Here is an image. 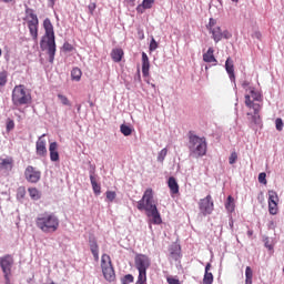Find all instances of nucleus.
<instances>
[{
	"instance_id": "a211bd4d",
	"label": "nucleus",
	"mask_w": 284,
	"mask_h": 284,
	"mask_svg": "<svg viewBox=\"0 0 284 284\" xmlns=\"http://www.w3.org/2000/svg\"><path fill=\"white\" fill-rule=\"evenodd\" d=\"M49 154L50 161H52V163H57V161H59V144L57 142H51L49 144Z\"/></svg>"
},
{
	"instance_id": "4c0bfd02",
	"label": "nucleus",
	"mask_w": 284,
	"mask_h": 284,
	"mask_svg": "<svg viewBox=\"0 0 284 284\" xmlns=\"http://www.w3.org/2000/svg\"><path fill=\"white\" fill-rule=\"evenodd\" d=\"M165 156H168V149L164 148L162 149L159 154H158V161L159 163H163V161H165Z\"/></svg>"
},
{
	"instance_id": "0eeeda50",
	"label": "nucleus",
	"mask_w": 284,
	"mask_h": 284,
	"mask_svg": "<svg viewBox=\"0 0 284 284\" xmlns=\"http://www.w3.org/2000/svg\"><path fill=\"white\" fill-rule=\"evenodd\" d=\"M14 265V257L11 254L0 256V268L4 276V284H12V266Z\"/></svg>"
},
{
	"instance_id": "6e6d98bb",
	"label": "nucleus",
	"mask_w": 284,
	"mask_h": 284,
	"mask_svg": "<svg viewBox=\"0 0 284 284\" xmlns=\"http://www.w3.org/2000/svg\"><path fill=\"white\" fill-rule=\"evenodd\" d=\"M64 50L67 51V52H72V44H70V43H64Z\"/></svg>"
},
{
	"instance_id": "a18cd8bd",
	"label": "nucleus",
	"mask_w": 284,
	"mask_h": 284,
	"mask_svg": "<svg viewBox=\"0 0 284 284\" xmlns=\"http://www.w3.org/2000/svg\"><path fill=\"white\" fill-rule=\"evenodd\" d=\"M237 160H239V154H236V152H232L229 158L230 165H234V163H236Z\"/></svg>"
},
{
	"instance_id": "dca6fc26",
	"label": "nucleus",
	"mask_w": 284,
	"mask_h": 284,
	"mask_svg": "<svg viewBox=\"0 0 284 284\" xmlns=\"http://www.w3.org/2000/svg\"><path fill=\"white\" fill-rule=\"evenodd\" d=\"M24 21H27V26L39 24V17H37V13H34L33 9L27 8Z\"/></svg>"
},
{
	"instance_id": "8fccbe9b",
	"label": "nucleus",
	"mask_w": 284,
	"mask_h": 284,
	"mask_svg": "<svg viewBox=\"0 0 284 284\" xmlns=\"http://www.w3.org/2000/svg\"><path fill=\"white\" fill-rule=\"evenodd\" d=\"M166 283H169V284H181V281H179V278L169 276V277H166Z\"/></svg>"
},
{
	"instance_id": "09e8293b",
	"label": "nucleus",
	"mask_w": 284,
	"mask_h": 284,
	"mask_svg": "<svg viewBox=\"0 0 284 284\" xmlns=\"http://www.w3.org/2000/svg\"><path fill=\"white\" fill-rule=\"evenodd\" d=\"M24 196H26V187H19L18 193H17V197L18 199H24Z\"/></svg>"
},
{
	"instance_id": "20e7f679",
	"label": "nucleus",
	"mask_w": 284,
	"mask_h": 284,
	"mask_svg": "<svg viewBox=\"0 0 284 284\" xmlns=\"http://www.w3.org/2000/svg\"><path fill=\"white\" fill-rule=\"evenodd\" d=\"M189 156L191 159H202L207 154V139L199 136L192 132L189 133L187 142Z\"/></svg>"
},
{
	"instance_id": "49530a36",
	"label": "nucleus",
	"mask_w": 284,
	"mask_h": 284,
	"mask_svg": "<svg viewBox=\"0 0 284 284\" xmlns=\"http://www.w3.org/2000/svg\"><path fill=\"white\" fill-rule=\"evenodd\" d=\"M209 32L216 28V20L214 18H210L209 24L206 26Z\"/></svg>"
},
{
	"instance_id": "603ef678",
	"label": "nucleus",
	"mask_w": 284,
	"mask_h": 284,
	"mask_svg": "<svg viewBox=\"0 0 284 284\" xmlns=\"http://www.w3.org/2000/svg\"><path fill=\"white\" fill-rule=\"evenodd\" d=\"M88 8H89V12L92 14L94 10H97V3H90Z\"/></svg>"
},
{
	"instance_id": "f257e3e1",
	"label": "nucleus",
	"mask_w": 284,
	"mask_h": 284,
	"mask_svg": "<svg viewBox=\"0 0 284 284\" xmlns=\"http://www.w3.org/2000/svg\"><path fill=\"white\" fill-rule=\"evenodd\" d=\"M136 207L139 212H145L146 216L152 219L153 225H161V223H163V219H161V213L154 201V192L152 189L144 191L142 199L138 201Z\"/></svg>"
},
{
	"instance_id": "473e14b6",
	"label": "nucleus",
	"mask_w": 284,
	"mask_h": 284,
	"mask_svg": "<svg viewBox=\"0 0 284 284\" xmlns=\"http://www.w3.org/2000/svg\"><path fill=\"white\" fill-rule=\"evenodd\" d=\"M120 132L124 136H130V134H132V128H130V125L122 124V125H120Z\"/></svg>"
},
{
	"instance_id": "13d9d810",
	"label": "nucleus",
	"mask_w": 284,
	"mask_h": 284,
	"mask_svg": "<svg viewBox=\"0 0 284 284\" xmlns=\"http://www.w3.org/2000/svg\"><path fill=\"white\" fill-rule=\"evenodd\" d=\"M49 1V8H54V0H48Z\"/></svg>"
},
{
	"instance_id": "e2e57ef3",
	"label": "nucleus",
	"mask_w": 284,
	"mask_h": 284,
	"mask_svg": "<svg viewBox=\"0 0 284 284\" xmlns=\"http://www.w3.org/2000/svg\"><path fill=\"white\" fill-rule=\"evenodd\" d=\"M139 36H140V39H145V36L143 34L142 31H139Z\"/></svg>"
},
{
	"instance_id": "ddd939ff",
	"label": "nucleus",
	"mask_w": 284,
	"mask_h": 284,
	"mask_svg": "<svg viewBox=\"0 0 284 284\" xmlns=\"http://www.w3.org/2000/svg\"><path fill=\"white\" fill-rule=\"evenodd\" d=\"M278 194L275 191H268V212L274 216L278 212Z\"/></svg>"
},
{
	"instance_id": "4468645a",
	"label": "nucleus",
	"mask_w": 284,
	"mask_h": 284,
	"mask_svg": "<svg viewBox=\"0 0 284 284\" xmlns=\"http://www.w3.org/2000/svg\"><path fill=\"white\" fill-rule=\"evenodd\" d=\"M43 136H45V134L39 136L38 141L36 142V154L42 159H45V156H48V148L45 146L47 142Z\"/></svg>"
},
{
	"instance_id": "cd10ccee",
	"label": "nucleus",
	"mask_w": 284,
	"mask_h": 284,
	"mask_svg": "<svg viewBox=\"0 0 284 284\" xmlns=\"http://www.w3.org/2000/svg\"><path fill=\"white\" fill-rule=\"evenodd\" d=\"M28 29L33 41H37L39 39V24H28Z\"/></svg>"
},
{
	"instance_id": "a878e982",
	"label": "nucleus",
	"mask_w": 284,
	"mask_h": 284,
	"mask_svg": "<svg viewBox=\"0 0 284 284\" xmlns=\"http://www.w3.org/2000/svg\"><path fill=\"white\" fill-rule=\"evenodd\" d=\"M109 267H112V258H110V255L102 254L101 256V268L106 270Z\"/></svg>"
},
{
	"instance_id": "f03ea898",
	"label": "nucleus",
	"mask_w": 284,
	"mask_h": 284,
	"mask_svg": "<svg viewBox=\"0 0 284 284\" xmlns=\"http://www.w3.org/2000/svg\"><path fill=\"white\" fill-rule=\"evenodd\" d=\"M43 28L45 30L44 36L40 41V50L49 54V63H54V57L57 54V41L54 40V26L49 18L44 19Z\"/></svg>"
},
{
	"instance_id": "c03bdc74",
	"label": "nucleus",
	"mask_w": 284,
	"mask_h": 284,
	"mask_svg": "<svg viewBox=\"0 0 284 284\" xmlns=\"http://www.w3.org/2000/svg\"><path fill=\"white\" fill-rule=\"evenodd\" d=\"M283 119H281V118H277L276 120H275V128H276V130H277V132H283Z\"/></svg>"
},
{
	"instance_id": "aec40b11",
	"label": "nucleus",
	"mask_w": 284,
	"mask_h": 284,
	"mask_svg": "<svg viewBox=\"0 0 284 284\" xmlns=\"http://www.w3.org/2000/svg\"><path fill=\"white\" fill-rule=\"evenodd\" d=\"M169 252L170 258H172V261H179L181 258V245L172 244L169 248Z\"/></svg>"
},
{
	"instance_id": "393cba45",
	"label": "nucleus",
	"mask_w": 284,
	"mask_h": 284,
	"mask_svg": "<svg viewBox=\"0 0 284 284\" xmlns=\"http://www.w3.org/2000/svg\"><path fill=\"white\" fill-rule=\"evenodd\" d=\"M111 59L114 63H121V60L123 59V49H113L111 51Z\"/></svg>"
},
{
	"instance_id": "4be33fe9",
	"label": "nucleus",
	"mask_w": 284,
	"mask_h": 284,
	"mask_svg": "<svg viewBox=\"0 0 284 284\" xmlns=\"http://www.w3.org/2000/svg\"><path fill=\"white\" fill-rule=\"evenodd\" d=\"M154 6V0H143L141 4L136 7V12L143 14L145 10H150Z\"/></svg>"
},
{
	"instance_id": "338daca9",
	"label": "nucleus",
	"mask_w": 284,
	"mask_h": 284,
	"mask_svg": "<svg viewBox=\"0 0 284 284\" xmlns=\"http://www.w3.org/2000/svg\"><path fill=\"white\" fill-rule=\"evenodd\" d=\"M130 3H134V1H136V0H128Z\"/></svg>"
},
{
	"instance_id": "c756f323",
	"label": "nucleus",
	"mask_w": 284,
	"mask_h": 284,
	"mask_svg": "<svg viewBox=\"0 0 284 284\" xmlns=\"http://www.w3.org/2000/svg\"><path fill=\"white\" fill-rule=\"evenodd\" d=\"M83 75V72L79 68H73L71 70V79L72 81H81V77Z\"/></svg>"
},
{
	"instance_id": "bb28decb",
	"label": "nucleus",
	"mask_w": 284,
	"mask_h": 284,
	"mask_svg": "<svg viewBox=\"0 0 284 284\" xmlns=\"http://www.w3.org/2000/svg\"><path fill=\"white\" fill-rule=\"evenodd\" d=\"M236 205L234 204V197L232 195H229L225 202V210L232 214L234 212Z\"/></svg>"
},
{
	"instance_id": "39448f33",
	"label": "nucleus",
	"mask_w": 284,
	"mask_h": 284,
	"mask_svg": "<svg viewBox=\"0 0 284 284\" xmlns=\"http://www.w3.org/2000/svg\"><path fill=\"white\" fill-rule=\"evenodd\" d=\"M152 261L145 254L135 255V267L139 272L138 281L135 284H145L148 281V270H150Z\"/></svg>"
},
{
	"instance_id": "de8ad7c7",
	"label": "nucleus",
	"mask_w": 284,
	"mask_h": 284,
	"mask_svg": "<svg viewBox=\"0 0 284 284\" xmlns=\"http://www.w3.org/2000/svg\"><path fill=\"white\" fill-rule=\"evenodd\" d=\"M267 174L265 172H262L258 174V183H262L263 185H267Z\"/></svg>"
},
{
	"instance_id": "f3484780",
	"label": "nucleus",
	"mask_w": 284,
	"mask_h": 284,
	"mask_svg": "<svg viewBox=\"0 0 284 284\" xmlns=\"http://www.w3.org/2000/svg\"><path fill=\"white\" fill-rule=\"evenodd\" d=\"M89 247L94 261H99V243L97 242V237H94V235L89 236Z\"/></svg>"
},
{
	"instance_id": "b1692460",
	"label": "nucleus",
	"mask_w": 284,
	"mask_h": 284,
	"mask_svg": "<svg viewBox=\"0 0 284 284\" xmlns=\"http://www.w3.org/2000/svg\"><path fill=\"white\" fill-rule=\"evenodd\" d=\"M168 186L171 194H179V182H176L174 176L169 178Z\"/></svg>"
},
{
	"instance_id": "bf43d9fd",
	"label": "nucleus",
	"mask_w": 284,
	"mask_h": 284,
	"mask_svg": "<svg viewBox=\"0 0 284 284\" xmlns=\"http://www.w3.org/2000/svg\"><path fill=\"white\" fill-rule=\"evenodd\" d=\"M211 267H212V264L207 263L205 266V272H210Z\"/></svg>"
},
{
	"instance_id": "4d7b16f0",
	"label": "nucleus",
	"mask_w": 284,
	"mask_h": 284,
	"mask_svg": "<svg viewBox=\"0 0 284 284\" xmlns=\"http://www.w3.org/2000/svg\"><path fill=\"white\" fill-rule=\"evenodd\" d=\"M253 37H254V39L261 40L262 34H261L260 31H255V32L253 33Z\"/></svg>"
},
{
	"instance_id": "3c124183",
	"label": "nucleus",
	"mask_w": 284,
	"mask_h": 284,
	"mask_svg": "<svg viewBox=\"0 0 284 284\" xmlns=\"http://www.w3.org/2000/svg\"><path fill=\"white\" fill-rule=\"evenodd\" d=\"M265 247H266L267 250L272 251V250H274V244H273L272 242L270 243V240L266 239V241H265Z\"/></svg>"
},
{
	"instance_id": "79ce46f5",
	"label": "nucleus",
	"mask_w": 284,
	"mask_h": 284,
	"mask_svg": "<svg viewBox=\"0 0 284 284\" xmlns=\"http://www.w3.org/2000/svg\"><path fill=\"white\" fill-rule=\"evenodd\" d=\"M106 201L110 203L114 202V199H116V192L114 191H106Z\"/></svg>"
},
{
	"instance_id": "72a5a7b5",
	"label": "nucleus",
	"mask_w": 284,
	"mask_h": 284,
	"mask_svg": "<svg viewBox=\"0 0 284 284\" xmlns=\"http://www.w3.org/2000/svg\"><path fill=\"white\" fill-rule=\"evenodd\" d=\"M90 181H91L92 190L95 196H99V194H101V184H98L97 180H90Z\"/></svg>"
},
{
	"instance_id": "e433bc0d",
	"label": "nucleus",
	"mask_w": 284,
	"mask_h": 284,
	"mask_svg": "<svg viewBox=\"0 0 284 284\" xmlns=\"http://www.w3.org/2000/svg\"><path fill=\"white\" fill-rule=\"evenodd\" d=\"M8 83V71L0 72V88H3Z\"/></svg>"
},
{
	"instance_id": "774afa93",
	"label": "nucleus",
	"mask_w": 284,
	"mask_h": 284,
	"mask_svg": "<svg viewBox=\"0 0 284 284\" xmlns=\"http://www.w3.org/2000/svg\"><path fill=\"white\" fill-rule=\"evenodd\" d=\"M231 1H233V3H239V0H231Z\"/></svg>"
},
{
	"instance_id": "6ab92c4d",
	"label": "nucleus",
	"mask_w": 284,
	"mask_h": 284,
	"mask_svg": "<svg viewBox=\"0 0 284 284\" xmlns=\"http://www.w3.org/2000/svg\"><path fill=\"white\" fill-rule=\"evenodd\" d=\"M142 75L144 78L150 77V58L145 52H142Z\"/></svg>"
},
{
	"instance_id": "1a4fd4ad",
	"label": "nucleus",
	"mask_w": 284,
	"mask_h": 284,
	"mask_svg": "<svg viewBox=\"0 0 284 284\" xmlns=\"http://www.w3.org/2000/svg\"><path fill=\"white\" fill-rule=\"evenodd\" d=\"M248 92L245 95V105L246 108H253V105H260L258 103H255L254 101H263V95L261 92L256 91L254 87L248 88Z\"/></svg>"
},
{
	"instance_id": "0e129e2a",
	"label": "nucleus",
	"mask_w": 284,
	"mask_h": 284,
	"mask_svg": "<svg viewBox=\"0 0 284 284\" xmlns=\"http://www.w3.org/2000/svg\"><path fill=\"white\" fill-rule=\"evenodd\" d=\"M151 88H153V90H156V84L151 83Z\"/></svg>"
},
{
	"instance_id": "5701e85b",
	"label": "nucleus",
	"mask_w": 284,
	"mask_h": 284,
	"mask_svg": "<svg viewBox=\"0 0 284 284\" xmlns=\"http://www.w3.org/2000/svg\"><path fill=\"white\" fill-rule=\"evenodd\" d=\"M102 273H103L105 281H108L109 283H113V281H115V278H116V274L114 273V266L104 268L102 271Z\"/></svg>"
},
{
	"instance_id": "69168bd1",
	"label": "nucleus",
	"mask_w": 284,
	"mask_h": 284,
	"mask_svg": "<svg viewBox=\"0 0 284 284\" xmlns=\"http://www.w3.org/2000/svg\"><path fill=\"white\" fill-rule=\"evenodd\" d=\"M77 110H78V112L81 111V104L78 105Z\"/></svg>"
},
{
	"instance_id": "412c9836",
	"label": "nucleus",
	"mask_w": 284,
	"mask_h": 284,
	"mask_svg": "<svg viewBox=\"0 0 284 284\" xmlns=\"http://www.w3.org/2000/svg\"><path fill=\"white\" fill-rule=\"evenodd\" d=\"M203 61L205 63H214L215 65L216 63H219V61L214 57V48L210 47L207 49V51L203 54Z\"/></svg>"
},
{
	"instance_id": "a19ab883",
	"label": "nucleus",
	"mask_w": 284,
	"mask_h": 284,
	"mask_svg": "<svg viewBox=\"0 0 284 284\" xmlns=\"http://www.w3.org/2000/svg\"><path fill=\"white\" fill-rule=\"evenodd\" d=\"M6 130L7 132H12V130H14V120L7 119Z\"/></svg>"
},
{
	"instance_id": "c9c22d12",
	"label": "nucleus",
	"mask_w": 284,
	"mask_h": 284,
	"mask_svg": "<svg viewBox=\"0 0 284 284\" xmlns=\"http://www.w3.org/2000/svg\"><path fill=\"white\" fill-rule=\"evenodd\" d=\"M89 176H90V181L97 180V166L94 164H90Z\"/></svg>"
},
{
	"instance_id": "2eb2a0df",
	"label": "nucleus",
	"mask_w": 284,
	"mask_h": 284,
	"mask_svg": "<svg viewBox=\"0 0 284 284\" xmlns=\"http://www.w3.org/2000/svg\"><path fill=\"white\" fill-rule=\"evenodd\" d=\"M225 70L226 73L229 74L231 83H234V87L236 88V74L234 73V60H232V58L226 59Z\"/></svg>"
},
{
	"instance_id": "052dcab7",
	"label": "nucleus",
	"mask_w": 284,
	"mask_h": 284,
	"mask_svg": "<svg viewBox=\"0 0 284 284\" xmlns=\"http://www.w3.org/2000/svg\"><path fill=\"white\" fill-rule=\"evenodd\" d=\"M253 235H254V231L248 230V231H247V236H253Z\"/></svg>"
},
{
	"instance_id": "f704fd0d",
	"label": "nucleus",
	"mask_w": 284,
	"mask_h": 284,
	"mask_svg": "<svg viewBox=\"0 0 284 284\" xmlns=\"http://www.w3.org/2000/svg\"><path fill=\"white\" fill-rule=\"evenodd\" d=\"M212 283H214V275L210 272H205L203 284H212Z\"/></svg>"
},
{
	"instance_id": "2f4dec72",
	"label": "nucleus",
	"mask_w": 284,
	"mask_h": 284,
	"mask_svg": "<svg viewBox=\"0 0 284 284\" xmlns=\"http://www.w3.org/2000/svg\"><path fill=\"white\" fill-rule=\"evenodd\" d=\"M254 277V272L252 271V267L246 266L245 270V284H252V278Z\"/></svg>"
},
{
	"instance_id": "7ed1b4c3",
	"label": "nucleus",
	"mask_w": 284,
	"mask_h": 284,
	"mask_svg": "<svg viewBox=\"0 0 284 284\" xmlns=\"http://www.w3.org/2000/svg\"><path fill=\"white\" fill-rule=\"evenodd\" d=\"M60 221L55 213L45 211L36 217V226L41 230L43 234H54L59 230Z\"/></svg>"
},
{
	"instance_id": "6e6552de",
	"label": "nucleus",
	"mask_w": 284,
	"mask_h": 284,
	"mask_svg": "<svg viewBox=\"0 0 284 284\" xmlns=\"http://www.w3.org/2000/svg\"><path fill=\"white\" fill-rule=\"evenodd\" d=\"M199 210L202 216H210L214 212V200L211 194L200 200Z\"/></svg>"
},
{
	"instance_id": "37998d69",
	"label": "nucleus",
	"mask_w": 284,
	"mask_h": 284,
	"mask_svg": "<svg viewBox=\"0 0 284 284\" xmlns=\"http://www.w3.org/2000/svg\"><path fill=\"white\" fill-rule=\"evenodd\" d=\"M158 48H159V43L154 38H152L149 45L150 52H154V50H156Z\"/></svg>"
},
{
	"instance_id": "680f3d73",
	"label": "nucleus",
	"mask_w": 284,
	"mask_h": 284,
	"mask_svg": "<svg viewBox=\"0 0 284 284\" xmlns=\"http://www.w3.org/2000/svg\"><path fill=\"white\" fill-rule=\"evenodd\" d=\"M229 225H230V227H231V230H232V227H234V220H231V221L229 222Z\"/></svg>"
},
{
	"instance_id": "f8f14e48",
	"label": "nucleus",
	"mask_w": 284,
	"mask_h": 284,
	"mask_svg": "<svg viewBox=\"0 0 284 284\" xmlns=\"http://www.w3.org/2000/svg\"><path fill=\"white\" fill-rule=\"evenodd\" d=\"M209 32L210 34H212V39L213 41H215V43H219V41L223 39H232V33H230V31L227 30H221V27H215L214 29H211V31Z\"/></svg>"
},
{
	"instance_id": "423d86ee",
	"label": "nucleus",
	"mask_w": 284,
	"mask_h": 284,
	"mask_svg": "<svg viewBox=\"0 0 284 284\" xmlns=\"http://www.w3.org/2000/svg\"><path fill=\"white\" fill-rule=\"evenodd\" d=\"M11 101L16 108H21V105H28L32 101V95L23 84L16 85L12 90Z\"/></svg>"
},
{
	"instance_id": "ea45409f",
	"label": "nucleus",
	"mask_w": 284,
	"mask_h": 284,
	"mask_svg": "<svg viewBox=\"0 0 284 284\" xmlns=\"http://www.w3.org/2000/svg\"><path fill=\"white\" fill-rule=\"evenodd\" d=\"M130 283H134V275L132 274L124 275V278H122V284H130Z\"/></svg>"
},
{
	"instance_id": "864d4df0",
	"label": "nucleus",
	"mask_w": 284,
	"mask_h": 284,
	"mask_svg": "<svg viewBox=\"0 0 284 284\" xmlns=\"http://www.w3.org/2000/svg\"><path fill=\"white\" fill-rule=\"evenodd\" d=\"M242 88H243L244 90H246V92H248V91H250V82L243 81V82H242Z\"/></svg>"
},
{
	"instance_id": "58836bf2",
	"label": "nucleus",
	"mask_w": 284,
	"mask_h": 284,
	"mask_svg": "<svg viewBox=\"0 0 284 284\" xmlns=\"http://www.w3.org/2000/svg\"><path fill=\"white\" fill-rule=\"evenodd\" d=\"M58 99H59L60 103H62V105H68V106L72 105V103H70V100L68 99V97H65L61 93L58 94Z\"/></svg>"
},
{
	"instance_id": "9d476101",
	"label": "nucleus",
	"mask_w": 284,
	"mask_h": 284,
	"mask_svg": "<svg viewBox=\"0 0 284 284\" xmlns=\"http://www.w3.org/2000/svg\"><path fill=\"white\" fill-rule=\"evenodd\" d=\"M251 110H254V114L247 113V116H251V128L253 130H256V126L261 128L263 125V121L261 120V104H253V106L250 108Z\"/></svg>"
},
{
	"instance_id": "9b49d317",
	"label": "nucleus",
	"mask_w": 284,
	"mask_h": 284,
	"mask_svg": "<svg viewBox=\"0 0 284 284\" xmlns=\"http://www.w3.org/2000/svg\"><path fill=\"white\" fill-rule=\"evenodd\" d=\"M24 179L28 183H39L41 181V171H38L32 165H28L24 170Z\"/></svg>"
},
{
	"instance_id": "5fc2aeb1",
	"label": "nucleus",
	"mask_w": 284,
	"mask_h": 284,
	"mask_svg": "<svg viewBox=\"0 0 284 284\" xmlns=\"http://www.w3.org/2000/svg\"><path fill=\"white\" fill-rule=\"evenodd\" d=\"M268 230H275L276 229V222L270 221L267 224Z\"/></svg>"
},
{
	"instance_id": "c85d7f7f",
	"label": "nucleus",
	"mask_w": 284,
	"mask_h": 284,
	"mask_svg": "<svg viewBox=\"0 0 284 284\" xmlns=\"http://www.w3.org/2000/svg\"><path fill=\"white\" fill-rule=\"evenodd\" d=\"M0 170H6V172H10L12 170V159H3L0 162Z\"/></svg>"
},
{
	"instance_id": "7c9ffc66",
	"label": "nucleus",
	"mask_w": 284,
	"mask_h": 284,
	"mask_svg": "<svg viewBox=\"0 0 284 284\" xmlns=\"http://www.w3.org/2000/svg\"><path fill=\"white\" fill-rule=\"evenodd\" d=\"M28 192L32 201H39V199H41V192H39L37 187H30L28 189Z\"/></svg>"
}]
</instances>
